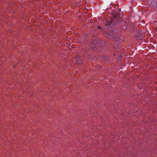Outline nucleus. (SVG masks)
<instances>
[{
	"label": "nucleus",
	"instance_id": "1",
	"mask_svg": "<svg viewBox=\"0 0 157 157\" xmlns=\"http://www.w3.org/2000/svg\"><path fill=\"white\" fill-rule=\"evenodd\" d=\"M123 22V21L120 17V14L117 13H115L112 18L111 21L110 22L107 21L105 23V29H108L114 24H117V25H119L121 24Z\"/></svg>",
	"mask_w": 157,
	"mask_h": 157
},
{
	"label": "nucleus",
	"instance_id": "2",
	"mask_svg": "<svg viewBox=\"0 0 157 157\" xmlns=\"http://www.w3.org/2000/svg\"><path fill=\"white\" fill-rule=\"evenodd\" d=\"M115 29L114 28L113 30V31L112 30L110 33H108L106 32L105 34H106V36L109 39L111 40H114L117 38V36L118 35L117 32L116 30H115Z\"/></svg>",
	"mask_w": 157,
	"mask_h": 157
},
{
	"label": "nucleus",
	"instance_id": "3",
	"mask_svg": "<svg viewBox=\"0 0 157 157\" xmlns=\"http://www.w3.org/2000/svg\"><path fill=\"white\" fill-rule=\"evenodd\" d=\"M132 35L133 36L137 39L142 40L143 38V35L140 30H137L136 33H135V34H133Z\"/></svg>",
	"mask_w": 157,
	"mask_h": 157
},
{
	"label": "nucleus",
	"instance_id": "4",
	"mask_svg": "<svg viewBox=\"0 0 157 157\" xmlns=\"http://www.w3.org/2000/svg\"><path fill=\"white\" fill-rule=\"evenodd\" d=\"M132 26V28L130 27L129 29V32L131 36H132V34H135V33H136L137 31V28L135 27V25L134 23H131V26Z\"/></svg>",
	"mask_w": 157,
	"mask_h": 157
},
{
	"label": "nucleus",
	"instance_id": "5",
	"mask_svg": "<svg viewBox=\"0 0 157 157\" xmlns=\"http://www.w3.org/2000/svg\"><path fill=\"white\" fill-rule=\"evenodd\" d=\"M134 17V16L132 14L130 15V16L128 15V23H129V28L130 29V27H131V28H132V26H131V23H132V22L131 20H132V18H133ZM132 23H135V22H133Z\"/></svg>",
	"mask_w": 157,
	"mask_h": 157
},
{
	"label": "nucleus",
	"instance_id": "6",
	"mask_svg": "<svg viewBox=\"0 0 157 157\" xmlns=\"http://www.w3.org/2000/svg\"><path fill=\"white\" fill-rule=\"evenodd\" d=\"M124 24V25L123 27L122 28L124 30H125L126 29V28L127 27V23L126 22H124V23L122 24V25Z\"/></svg>",
	"mask_w": 157,
	"mask_h": 157
},
{
	"label": "nucleus",
	"instance_id": "7",
	"mask_svg": "<svg viewBox=\"0 0 157 157\" xmlns=\"http://www.w3.org/2000/svg\"><path fill=\"white\" fill-rule=\"evenodd\" d=\"M91 48H93V49H94V48H96V47H95V46H96V45H94V42L92 43L91 45H90Z\"/></svg>",
	"mask_w": 157,
	"mask_h": 157
},
{
	"label": "nucleus",
	"instance_id": "8",
	"mask_svg": "<svg viewBox=\"0 0 157 157\" xmlns=\"http://www.w3.org/2000/svg\"><path fill=\"white\" fill-rule=\"evenodd\" d=\"M122 56L121 55V56H118L117 58V60L119 62V60H120V59L121 58V57Z\"/></svg>",
	"mask_w": 157,
	"mask_h": 157
},
{
	"label": "nucleus",
	"instance_id": "9",
	"mask_svg": "<svg viewBox=\"0 0 157 157\" xmlns=\"http://www.w3.org/2000/svg\"><path fill=\"white\" fill-rule=\"evenodd\" d=\"M98 29H101V26H99L98 27Z\"/></svg>",
	"mask_w": 157,
	"mask_h": 157
},
{
	"label": "nucleus",
	"instance_id": "10",
	"mask_svg": "<svg viewBox=\"0 0 157 157\" xmlns=\"http://www.w3.org/2000/svg\"><path fill=\"white\" fill-rule=\"evenodd\" d=\"M124 40L123 39H122V40L121 39V41H123Z\"/></svg>",
	"mask_w": 157,
	"mask_h": 157
},
{
	"label": "nucleus",
	"instance_id": "11",
	"mask_svg": "<svg viewBox=\"0 0 157 157\" xmlns=\"http://www.w3.org/2000/svg\"><path fill=\"white\" fill-rule=\"evenodd\" d=\"M132 13V12H131L130 13Z\"/></svg>",
	"mask_w": 157,
	"mask_h": 157
}]
</instances>
